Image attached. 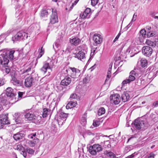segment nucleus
<instances>
[{
  "label": "nucleus",
  "instance_id": "obj_16",
  "mask_svg": "<svg viewBox=\"0 0 158 158\" xmlns=\"http://www.w3.org/2000/svg\"><path fill=\"white\" fill-rule=\"evenodd\" d=\"M91 9L89 8H86L85 11L81 14V17L83 19L89 18L90 16Z\"/></svg>",
  "mask_w": 158,
  "mask_h": 158
},
{
  "label": "nucleus",
  "instance_id": "obj_49",
  "mask_svg": "<svg viewBox=\"0 0 158 158\" xmlns=\"http://www.w3.org/2000/svg\"><path fill=\"white\" fill-rule=\"evenodd\" d=\"M153 107H155L158 106V101L155 102L153 103Z\"/></svg>",
  "mask_w": 158,
  "mask_h": 158
},
{
  "label": "nucleus",
  "instance_id": "obj_1",
  "mask_svg": "<svg viewBox=\"0 0 158 158\" xmlns=\"http://www.w3.org/2000/svg\"><path fill=\"white\" fill-rule=\"evenodd\" d=\"M15 52L14 50L8 51L4 50L0 51V53H1V56L2 57V58L0 57V69H2L3 67L6 66L9 62V59L11 60H13V55Z\"/></svg>",
  "mask_w": 158,
  "mask_h": 158
},
{
  "label": "nucleus",
  "instance_id": "obj_15",
  "mask_svg": "<svg viewBox=\"0 0 158 158\" xmlns=\"http://www.w3.org/2000/svg\"><path fill=\"white\" fill-rule=\"evenodd\" d=\"M71 81V78L69 77H65L64 79L61 81L60 85L59 87H61V85L67 86L70 83Z\"/></svg>",
  "mask_w": 158,
  "mask_h": 158
},
{
  "label": "nucleus",
  "instance_id": "obj_43",
  "mask_svg": "<svg viewBox=\"0 0 158 158\" xmlns=\"http://www.w3.org/2000/svg\"><path fill=\"white\" fill-rule=\"evenodd\" d=\"M81 123L83 126L85 125L86 123V120L85 118H83L81 121Z\"/></svg>",
  "mask_w": 158,
  "mask_h": 158
},
{
  "label": "nucleus",
  "instance_id": "obj_32",
  "mask_svg": "<svg viewBox=\"0 0 158 158\" xmlns=\"http://www.w3.org/2000/svg\"><path fill=\"white\" fill-rule=\"evenodd\" d=\"M105 113V109L103 107L100 108L98 110V113L99 116L104 114Z\"/></svg>",
  "mask_w": 158,
  "mask_h": 158
},
{
  "label": "nucleus",
  "instance_id": "obj_28",
  "mask_svg": "<svg viewBox=\"0 0 158 158\" xmlns=\"http://www.w3.org/2000/svg\"><path fill=\"white\" fill-rule=\"evenodd\" d=\"M112 65L110 68H109L108 69V72L107 73V78L105 80V82L106 83L107 81L109 79L111 75V71L112 69L111 68Z\"/></svg>",
  "mask_w": 158,
  "mask_h": 158
},
{
  "label": "nucleus",
  "instance_id": "obj_59",
  "mask_svg": "<svg viewBox=\"0 0 158 158\" xmlns=\"http://www.w3.org/2000/svg\"><path fill=\"white\" fill-rule=\"evenodd\" d=\"M2 106L1 104H0V111L2 109Z\"/></svg>",
  "mask_w": 158,
  "mask_h": 158
},
{
  "label": "nucleus",
  "instance_id": "obj_41",
  "mask_svg": "<svg viewBox=\"0 0 158 158\" xmlns=\"http://www.w3.org/2000/svg\"><path fill=\"white\" fill-rule=\"evenodd\" d=\"M100 124V122L99 121L96 120L94 121L93 124V126L94 127H97Z\"/></svg>",
  "mask_w": 158,
  "mask_h": 158
},
{
  "label": "nucleus",
  "instance_id": "obj_17",
  "mask_svg": "<svg viewBox=\"0 0 158 158\" xmlns=\"http://www.w3.org/2000/svg\"><path fill=\"white\" fill-rule=\"evenodd\" d=\"M26 120L32 121L36 118V116L33 113H28L24 115Z\"/></svg>",
  "mask_w": 158,
  "mask_h": 158
},
{
  "label": "nucleus",
  "instance_id": "obj_47",
  "mask_svg": "<svg viewBox=\"0 0 158 158\" xmlns=\"http://www.w3.org/2000/svg\"><path fill=\"white\" fill-rule=\"evenodd\" d=\"M120 35L121 33L120 32H119L118 34V35H117V36L116 37L114 40L113 42H115L116 40H118Z\"/></svg>",
  "mask_w": 158,
  "mask_h": 158
},
{
  "label": "nucleus",
  "instance_id": "obj_64",
  "mask_svg": "<svg viewBox=\"0 0 158 158\" xmlns=\"http://www.w3.org/2000/svg\"><path fill=\"white\" fill-rule=\"evenodd\" d=\"M90 60V58L89 59V60H88V62L89 61V60Z\"/></svg>",
  "mask_w": 158,
  "mask_h": 158
},
{
  "label": "nucleus",
  "instance_id": "obj_6",
  "mask_svg": "<svg viewBox=\"0 0 158 158\" xmlns=\"http://www.w3.org/2000/svg\"><path fill=\"white\" fill-rule=\"evenodd\" d=\"M102 149L101 145L95 144L89 147V151L91 154L95 155L97 154V152L102 151Z\"/></svg>",
  "mask_w": 158,
  "mask_h": 158
},
{
  "label": "nucleus",
  "instance_id": "obj_31",
  "mask_svg": "<svg viewBox=\"0 0 158 158\" xmlns=\"http://www.w3.org/2000/svg\"><path fill=\"white\" fill-rule=\"evenodd\" d=\"M58 42V40H57V42L55 44V45H53V48L55 51H58L59 50L60 48V46Z\"/></svg>",
  "mask_w": 158,
  "mask_h": 158
},
{
  "label": "nucleus",
  "instance_id": "obj_60",
  "mask_svg": "<svg viewBox=\"0 0 158 158\" xmlns=\"http://www.w3.org/2000/svg\"><path fill=\"white\" fill-rule=\"evenodd\" d=\"M132 137H130L128 139V142L130 140H131L132 138Z\"/></svg>",
  "mask_w": 158,
  "mask_h": 158
},
{
  "label": "nucleus",
  "instance_id": "obj_33",
  "mask_svg": "<svg viewBox=\"0 0 158 158\" xmlns=\"http://www.w3.org/2000/svg\"><path fill=\"white\" fill-rule=\"evenodd\" d=\"M156 34L155 31H151L148 32L147 33V36L148 37H152L154 36Z\"/></svg>",
  "mask_w": 158,
  "mask_h": 158
},
{
  "label": "nucleus",
  "instance_id": "obj_45",
  "mask_svg": "<svg viewBox=\"0 0 158 158\" xmlns=\"http://www.w3.org/2000/svg\"><path fill=\"white\" fill-rule=\"evenodd\" d=\"M136 17H137L136 14V13H134V15H133L132 19L131 20V22L135 21L136 19Z\"/></svg>",
  "mask_w": 158,
  "mask_h": 158
},
{
  "label": "nucleus",
  "instance_id": "obj_7",
  "mask_svg": "<svg viewBox=\"0 0 158 158\" xmlns=\"http://www.w3.org/2000/svg\"><path fill=\"white\" fill-rule=\"evenodd\" d=\"M31 76L27 77L25 79L24 82V85L27 87H30L32 85L33 79L36 76V74L34 73V72H32L31 74Z\"/></svg>",
  "mask_w": 158,
  "mask_h": 158
},
{
  "label": "nucleus",
  "instance_id": "obj_10",
  "mask_svg": "<svg viewBox=\"0 0 158 158\" xmlns=\"http://www.w3.org/2000/svg\"><path fill=\"white\" fill-rule=\"evenodd\" d=\"M143 54L146 56H150L152 53V48L148 46H144L142 48Z\"/></svg>",
  "mask_w": 158,
  "mask_h": 158
},
{
  "label": "nucleus",
  "instance_id": "obj_24",
  "mask_svg": "<svg viewBox=\"0 0 158 158\" xmlns=\"http://www.w3.org/2000/svg\"><path fill=\"white\" fill-rule=\"evenodd\" d=\"M77 105V103L76 101H71L69 102L67 105L66 106V108L67 109L71 108Z\"/></svg>",
  "mask_w": 158,
  "mask_h": 158
},
{
  "label": "nucleus",
  "instance_id": "obj_39",
  "mask_svg": "<svg viewBox=\"0 0 158 158\" xmlns=\"http://www.w3.org/2000/svg\"><path fill=\"white\" fill-rule=\"evenodd\" d=\"M26 150V152L29 154H32L34 152V150L31 148H27Z\"/></svg>",
  "mask_w": 158,
  "mask_h": 158
},
{
  "label": "nucleus",
  "instance_id": "obj_38",
  "mask_svg": "<svg viewBox=\"0 0 158 158\" xmlns=\"http://www.w3.org/2000/svg\"><path fill=\"white\" fill-rule=\"evenodd\" d=\"M140 36L141 35L143 37H144L146 35V31L144 29H142L140 31Z\"/></svg>",
  "mask_w": 158,
  "mask_h": 158
},
{
  "label": "nucleus",
  "instance_id": "obj_58",
  "mask_svg": "<svg viewBox=\"0 0 158 158\" xmlns=\"http://www.w3.org/2000/svg\"><path fill=\"white\" fill-rule=\"evenodd\" d=\"M95 50L94 49L93 51V54H92V52H91V54H90V56H91L92 55H93L94 54V52H95Z\"/></svg>",
  "mask_w": 158,
  "mask_h": 158
},
{
  "label": "nucleus",
  "instance_id": "obj_25",
  "mask_svg": "<svg viewBox=\"0 0 158 158\" xmlns=\"http://www.w3.org/2000/svg\"><path fill=\"white\" fill-rule=\"evenodd\" d=\"M50 110L47 108L43 109L42 116L43 118L46 117L49 114L50 112Z\"/></svg>",
  "mask_w": 158,
  "mask_h": 158
},
{
  "label": "nucleus",
  "instance_id": "obj_29",
  "mask_svg": "<svg viewBox=\"0 0 158 158\" xmlns=\"http://www.w3.org/2000/svg\"><path fill=\"white\" fill-rule=\"evenodd\" d=\"M140 63L141 66L143 67H144L147 65V61L146 59H142L140 60Z\"/></svg>",
  "mask_w": 158,
  "mask_h": 158
},
{
  "label": "nucleus",
  "instance_id": "obj_52",
  "mask_svg": "<svg viewBox=\"0 0 158 158\" xmlns=\"http://www.w3.org/2000/svg\"><path fill=\"white\" fill-rule=\"evenodd\" d=\"M4 84V82L3 81L2 79H0V86H1Z\"/></svg>",
  "mask_w": 158,
  "mask_h": 158
},
{
  "label": "nucleus",
  "instance_id": "obj_13",
  "mask_svg": "<svg viewBox=\"0 0 158 158\" xmlns=\"http://www.w3.org/2000/svg\"><path fill=\"white\" fill-rule=\"evenodd\" d=\"M52 15L50 18V22L52 24H53L58 22V19L56 10L52 9Z\"/></svg>",
  "mask_w": 158,
  "mask_h": 158
},
{
  "label": "nucleus",
  "instance_id": "obj_44",
  "mask_svg": "<svg viewBox=\"0 0 158 158\" xmlns=\"http://www.w3.org/2000/svg\"><path fill=\"white\" fill-rule=\"evenodd\" d=\"M12 81L14 82L15 84H18L19 83V81L17 80L15 77L13 78L12 79Z\"/></svg>",
  "mask_w": 158,
  "mask_h": 158
},
{
  "label": "nucleus",
  "instance_id": "obj_36",
  "mask_svg": "<svg viewBox=\"0 0 158 158\" xmlns=\"http://www.w3.org/2000/svg\"><path fill=\"white\" fill-rule=\"evenodd\" d=\"M31 67L30 66L27 69L23 70L22 74H23V76H25L26 73H28L29 72L31 71Z\"/></svg>",
  "mask_w": 158,
  "mask_h": 158
},
{
  "label": "nucleus",
  "instance_id": "obj_56",
  "mask_svg": "<svg viewBox=\"0 0 158 158\" xmlns=\"http://www.w3.org/2000/svg\"><path fill=\"white\" fill-rule=\"evenodd\" d=\"M10 33L11 31H8L5 34L6 35H8Z\"/></svg>",
  "mask_w": 158,
  "mask_h": 158
},
{
  "label": "nucleus",
  "instance_id": "obj_26",
  "mask_svg": "<svg viewBox=\"0 0 158 158\" xmlns=\"http://www.w3.org/2000/svg\"><path fill=\"white\" fill-rule=\"evenodd\" d=\"M38 140V139L37 138H36V139L34 138L33 140H28L27 141V142L28 144L30 146L34 147L36 143V141H37Z\"/></svg>",
  "mask_w": 158,
  "mask_h": 158
},
{
  "label": "nucleus",
  "instance_id": "obj_23",
  "mask_svg": "<svg viewBox=\"0 0 158 158\" xmlns=\"http://www.w3.org/2000/svg\"><path fill=\"white\" fill-rule=\"evenodd\" d=\"M51 11V10L49 9L43 10L41 12L40 16L43 18L47 17L48 13H50Z\"/></svg>",
  "mask_w": 158,
  "mask_h": 158
},
{
  "label": "nucleus",
  "instance_id": "obj_5",
  "mask_svg": "<svg viewBox=\"0 0 158 158\" xmlns=\"http://www.w3.org/2000/svg\"><path fill=\"white\" fill-rule=\"evenodd\" d=\"M66 71L68 73V72H71L69 75L72 78H76L78 77L81 74L80 70L78 69L73 67H70Z\"/></svg>",
  "mask_w": 158,
  "mask_h": 158
},
{
  "label": "nucleus",
  "instance_id": "obj_8",
  "mask_svg": "<svg viewBox=\"0 0 158 158\" xmlns=\"http://www.w3.org/2000/svg\"><path fill=\"white\" fill-rule=\"evenodd\" d=\"M10 124L8 120L7 115L6 114H2L0 116V129L3 128L4 125Z\"/></svg>",
  "mask_w": 158,
  "mask_h": 158
},
{
  "label": "nucleus",
  "instance_id": "obj_53",
  "mask_svg": "<svg viewBox=\"0 0 158 158\" xmlns=\"http://www.w3.org/2000/svg\"><path fill=\"white\" fill-rule=\"evenodd\" d=\"M23 93L21 92H18V95L19 97H21L23 95Z\"/></svg>",
  "mask_w": 158,
  "mask_h": 158
},
{
  "label": "nucleus",
  "instance_id": "obj_46",
  "mask_svg": "<svg viewBox=\"0 0 158 158\" xmlns=\"http://www.w3.org/2000/svg\"><path fill=\"white\" fill-rule=\"evenodd\" d=\"M77 98V95L75 94H71L70 96V98L72 99H76Z\"/></svg>",
  "mask_w": 158,
  "mask_h": 158
},
{
  "label": "nucleus",
  "instance_id": "obj_4",
  "mask_svg": "<svg viewBox=\"0 0 158 158\" xmlns=\"http://www.w3.org/2000/svg\"><path fill=\"white\" fill-rule=\"evenodd\" d=\"M28 36L27 33L23 31L18 32L14 37H12V40L14 42L16 41H19L22 40L27 39Z\"/></svg>",
  "mask_w": 158,
  "mask_h": 158
},
{
  "label": "nucleus",
  "instance_id": "obj_22",
  "mask_svg": "<svg viewBox=\"0 0 158 158\" xmlns=\"http://www.w3.org/2000/svg\"><path fill=\"white\" fill-rule=\"evenodd\" d=\"M129 98L130 96L129 94L127 92H124L121 95L122 101L124 102H125L128 101Z\"/></svg>",
  "mask_w": 158,
  "mask_h": 158
},
{
  "label": "nucleus",
  "instance_id": "obj_62",
  "mask_svg": "<svg viewBox=\"0 0 158 158\" xmlns=\"http://www.w3.org/2000/svg\"><path fill=\"white\" fill-rule=\"evenodd\" d=\"M155 19H158V16H155L154 17Z\"/></svg>",
  "mask_w": 158,
  "mask_h": 158
},
{
  "label": "nucleus",
  "instance_id": "obj_50",
  "mask_svg": "<svg viewBox=\"0 0 158 158\" xmlns=\"http://www.w3.org/2000/svg\"><path fill=\"white\" fill-rule=\"evenodd\" d=\"M10 69L9 68H5V71L7 74H8L10 72Z\"/></svg>",
  "mask_w": 158,
  "mask_h": 158
},
{
  "label": "nucleus",
  "instance_id": "obj_3",
  "mask_svg": "<svg viewBox=\"0 0 158 158\" xmlns=\"http://www.w3.org/2000/svg\"><path fill=\"white\" fill-rule=\"evenodd\" d=\"M53 66V63H48V61H45L44 63L43 67L40 69L41 72L44 74H45L48 72V75H50V73L52 71V68Z\"/></svg>",
  "mask_w": 158,
  "mask_h": 158
},
{
  "label": "nucleus",
  "instance_id": "obj_14",
  "mask_svg": "<svg viewBox=\"0 0 158 158\" xmlns=\"http://www.w3.org/2000/svg\"><path fill=\"white\" fill-rule=\"evenodd\" d=\"M102 38L99 34H95L93 37V40L96 45L101 44L102 42Z\"/></svg>",
  "mask_w": 158,
  "mask_h": 158
},
{
  "label": "nucleus",
  "instance_id": "obj_19",
  "mask_svg": "<svg viewBox=\"0 0 158 158\" xmlns=\"http://www.w3.org/2000/svg\"><path fill=\"white\" fill-rule=\"evenodd\" d=\"M70 42L72 44L77 46L80 44L81 42V40L78 37H76L70 39Z\"/></svg>",
  "mask_w": 158,
  "mask_h": 158
},
{
  "label": "nucleus",
  "instance_id": "obj_37",
  "mask_svg": "<svg viewBox=\"0 0 158 158\" xmlns=\"http://www.w3.org/2000/svg\"><path fill=\"white\" fill-rule=\"evenodd\" d=\"M36 135V133L31 134L28 135V137L29 139H33L34 138L35 139V136Z\"/></svg>",
  "mask_w": 158,
  "mask_h": 158
},
{
  "label": "nucleus",
  "instance_id": "obj_61",
  "mask_svg": "<svg viewBox=\"0 0 158 158\" xmlns=\"http://www.w3.org/2000/svg\"><path fill=\"white\" fill-rule=\"evenodd\" d=\"M52 1L54 2H56L57 1V0H52Z\"/></svg>",
  "mask_w": 158,
  "mask_h": 158
},
{
  "label": "nucleus",
  "instance_id": "obj_34",
  "mask_svg": "<svg viewBox=\"0 0 158 158\" xmlns=\"http://www.w3.org/2000/svg\"><path fill=\"white\" fill-rule=\"evenodd\" d=\"M39 55L37 57V58H40L44 53V49H43V47H41L40 49L39 50Z\"/></svg>",
  "mask_w": 158,
  "mask_h": 158
},
{
  "label": "nucleus",
  "instance_id": "obj_20",
  "mask_svg": "<svg viewBox=\"0 0 158 158\" xmlns=\"http://www.w3.org/2000/svg\"><path fill=\"white\" fill-rule=\"evenodd\" d=\"M76 57L78 59L82 61H84L85 59V53L82 51H80L76 55Z\"/></svg>",
  "mask_w": 158,
  "mask_h": 158
},
{
  "label": "nucleus",
  "instance_id": "obj_9",
  "mask_svg": "<svg viewBox=\"0 0 158 158\" xmlns=\"http://www.w3.org/2000/svg\"><path fill=\"white\" fill-rule=\"evenodd\" d=\"M136 74V73L134 70L131 71L130 73L128 79L123 81V84H127L134 81L135 79V76Z\"/></svg>",
  "mask_w": 158,
  "mask_h": 158
},
{
  "label": "nucleus",
  "instance_id": "obj_40",
  "mask_svg": "<svg viewBox=\"0 0 158 158\" xmlns=\"http://www.w3.org/2000/svg\"><path fill=\"white\" fill-rule=\"evenodd\" d=\"M138 154L137 153L135 152L131 155L128 156V158H138L136 156Z\"/></svg>",
  "mask_w": 158,
  "mask_h": 158
},
{
  "label": "nucleus",
  "instance_id": "obj_2",
  "mask_svg": "<svg viewBox=\"0 0 158 158\" xmlns=\"http://www.w3.org/2000/svg\"><path fill=\"white\" fill-rule=\"evenodd\" d=\"M134 125L135 128L138 130H144L148 127L149 124L146 121L136 119L134 122Z\"/></svg>",
  "mask_w": 158,
  "mask_h": 158
},
{
  "label": "nucleus",
  "instance_id": "obj_12",
  "mask_svg": "<svg viewBox=\"0 0 158 158\" xmlns=\"http://www.w3.org/2000/svg\"><path fill=\"white\" fill-rule=\"evenodd\" d=\"M68 114L63 112H60L59 115V117L57 120L59 123H60L61 124L64 123L66 118L68 117Z\"/></svg>",
  "mask_w": 158,
  "mask_h": 158
},
{
  "label": "nucleus",
  "instance_id": "obj_48",
  "mask_svg": "<svg viewBox=\"0 0 158 158\" xmlns=\"http://www.w3.org/2000/svg\"><path fill=\"white\" fill-rule=\"evenodd\" d=\"M155 155L153 153L151 152L148 156V158H154Z\"/></svg>",
  "mask_w": 158,
  "mask_h": 158
},
{
  "label": "nucleus",
  "instance_id": "obj_35",
  "mask_svg": "<svg viewBox=\"0 0 158 158\" xmlns=\"http://www.w3.org/2000/svg\"><path fill=\"white\" fill-rule=\"evenodd\" d=\"M146 44L152 47L155 45V43L149 40H146Z\"/></svg>",
  "mask_w": 158,
  "mask_h": 158
},
{
  "label": "nucleus",
  "instance_id": "obj_21",
  "mask_svg": "<svg viewBox=\"0 0 158 158\" xmlns=\"http://www.w3.org/2000/svg\"><path fill=\"white\" fill-rule=\"evenodd\" d=\"M24 136V134L22 133L18 132L14 135L13 137L15 140H18L22 139Z\"/></svg>",
  "mask_w": 158,
  "mask_h": 158
},
{
  "label": "nucleus",
  "instance_id": "obj_63",
  "mask_svg": "<svg viewBox=\"0 0 158 158\" xmlns=\"http://www.w3.org/2000/svg\"><path fill=\"white\" fill-rule=\"evenodd\" d=\"M154 147V146H152L151 147V148H153Z\"/></svg>",
  "mask_w": 158,
  "mask_h": 158
},
{
  "label": "nucleus",
  "instance_id": "obj_54",
  "mask_svg": "<svg viewBox=\"0 0 158 158\" xmlns=\"http://www.w3.org/2000/svg\"><path fill=\"white\" fill-rule=\"evenodd\" d=\"M132 22H131H131L127 26L128 28H129L132 25Z\"/></svg>",
  "mask_w": 158,
  "mask_h": 158
},
{
  "label": "nucleus",
  "instance_id": "obj_30",
  "mask_svg": "<svg viewBox=\"0 0 158 158\" xmlns=\"http://www.w3.org/2000/svg\"><path fill=\"white\" fill-rule=\"evenodd\" d=\"M106 154L108 156H109L110 158H116L115 155L111 152L106 151Z\"/></svg>",
  "mask_w": 158,
  "mask_h": 158
},
{
  "label": "nucleus",
  "instance_id": "obj_51",
  "mask_svg": "<svg viewBox=\"0 0 158 158\" xmlns=\"http://www.w3.org/2000/svg\"><path fill=\"white\" fill-rule=\"evenodd\" d=\"M79 1V0H75L74 2L72 3V6H73L75 5Z\"/></svg>",
  "mask_w": 158,
  "mask_h": 158
},
{
  "label": "nucleus",
  "instance_id": "obj_11",
  "mask_svg": "<svg viewBox=\"0 0 158 158\" xmlns=\"http://www.w3.org/2000/svg\"><path fill=\"white\" fill-rule=\"evenodd\" d=\"M110 100L112 103L115 105L118 104L120 101L121 98L120 96L118 94H112L110 97Z\"/></svg>",
  "mask_w": 158,
  "mask_h": 158
},
{
  "label": "nucleus",
  "instance_id": "obj_18",
  "mask_svg": "<svg viewBox=\"0 0 158 158\" xmlns=\"http://www.w3.org/2000/svg\"><path fill=\"white\" fill-rule=\"evenodd\" d=\"M6 94L8 97L14 98L15 96L13 89L11 87H8L6 89Z\"/></svg>",
  "mask_w": 158,
  "mask_h": 158
},
{
  "label": "nucleus",
  "instance_id": "obj_55",
  "mask_svg": "<svg viewBox=\"0 0 158 158\" xmlns=\"http://www.w3.org/2000/svg\"><path fill=\"white\" fill-rule=\"evenodd\" d=\"M146 28L147 29L148 31H150L151 30V27L149 26H147L146 27Z\"/></svg>",
  "mask_w": 158,
  "mask_h": 158
},
{
  "label": "nucleus",
  "instance_id": "obj_27",
  "mask_svg": "<svg viewBox=\"0 0 158 158\" xmlns=\"http://www.w3.org/2000/svg\"><path fill=\"white\" fill-rule=\"evenodd\" d=\"M101 144L102 146H104L105 148L110 147V142L108 140L104 141L103 142H101Z\"/></svg>",
  "mask_w": 158,
  "mask_h": 158
},
{
  "label": "nucleus",
  "instance_id": "obj_42",
  "mask_svg": "<svg viewBox=\"0 0 158 158\" xmlns=\"http://www.w3.org/2000/svg\"><path fill=\"white\" fill-rule=\"evenodd\" d=\"M99 0H91V5L94 6L98 3Z\"/></svg>",
  "mask_w": 158,
  "mask_h": 158
},
{
  "label": "nucleus",
  "instance_id": "obj_57",
  "mask_svg": "<svg viewBox=\"0 0 158 158\" xmlns=\"http://www.w3.org/2000/svg\"><path fill=\"white\" fill-rule=\"evenodd\" d=\"M23 156L24 157H25L27 156V153L26 152H24L23 153Z\"/></svg>",
  "mask_w": 158,
  "mask_h": 158
}]
</instances>
